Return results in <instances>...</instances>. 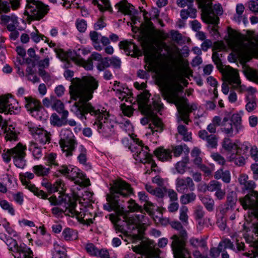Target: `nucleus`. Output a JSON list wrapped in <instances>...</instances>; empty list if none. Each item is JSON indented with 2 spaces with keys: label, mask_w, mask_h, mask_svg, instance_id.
Returning <instances> with one entry per match:
<instances>
[{
  "label": "nucleus",
  "mask_w": 258,
  "mask_h": 258,
  "mask_svg": "<svg viewBox=\"0 0 258 258\" xmlns=\"http://www.w3.org/2000/svg\"><path fill=\"white\" fill-rule=\"evenodd\" d=\"M176 189L179 193H185L189 188L193 190L195 187V184L191 178L187 177L186 178L178 177L176 180Z\"/></svg>",
  "instance_id": "nucleus-17"
},
{
  "label": "nucleus",
  "mask_w": 258,
  "mask_h": 258,
  "mask_svg": "<svg viewBox=\"0 0 258 258\" xmlns=\"http://www.w3.org/2000/svg\"><path fill=\"white\" fill-rule=\"evenodd\" d=\"M109 67V58L107 57L103 58L97 65V68L100 71H102Z\"/></svg>",
  "instance_id": "nucleus-64"
},
{
  "label": "nucleus",
  "mask_w": 258,
  "mask_h": 258,
  "mask_svg": "<svg viewBox=\"0 0 258 258\" xmlns=\"http://www.w3.org/2000/svg\"><path fill=\"white\" fill-rule=\"evenodd\" d=\"M68 203H62L61 205L64 204L63 208H60L58 207H54L51 209L52 213L57 216H60L62 213L66 215L69 216L70 215V206L68 207Z\"/></svg>",
  "instance_id": "nucleus-39"
},
{
  "label": "nucleus",
  "mask_w": 258,
  "mask_h": 258,
  "mask_svg": "<svg viewBox=\"0 0 258 258\" xmlns=\"http://www.w3.org/2000/svg\"><path fill=\"white\" fill-rule=\"evenodd\" d=\"M214 177L216 179H222L225 183H229L231 180L230 172L228 170L224 171L222 168L217 170L214 174Z\"/></svg>",
  "instance_id": "nucleus-31"
},
{
  "label": "nucleus",
  "mask_w": 258,
  "mask_h": 258,
  "mask_svg": "<svg viewBox=\"0 0 258 258\" xmlns=\"http://www.w3.org/2000/svg\"><path fill=\"white\" fill-rule=\"evenodd\" d=\"M220 187H221V183L217 180H212L206 185V189L210 192H215Z\"/></svg>",
  "instance_id": "nucleus-55"
},
{
  "label": "nucleus",
  "mask_w": 258,
  "mask_h": 258,
  "mask_svg": "<svg viewBox=\"0 0 258 258\" xmlns=\"http://www.w3.org/2000/svg\"><path fill=\"white\" fill-rule=\"evenodd\" d=\"M92 3L94 5H97L100 11L111 10L109 0H92Z\"/></svg>",
  "instance_id": "nucleus-40"
},
{
  "label": "nucleus",
  "mask_w": 258,
  "mask_h": 258,
  "mask_svg": "<svg viewBox=\"0 0 258 258\" xmlns=\"http://www.w3.org/2000/svg\"><path fill=\"white\" fill-rule=\"evenodd\" d=\"M190 246L193 248H198L199 247H205L206 246V242L203 238H191L189 240Z\"/></svg>",
  "instance_id": "nucleus-51"
},
{
  "label": "nucleus",
  "mask_w": 258,
  "mask_h": 258,
  "mask_svg": "<svg viewBox=\"0 0 258 258\" xmlns=\"http://www.w3.org/2000/svg\"><path fill=\"white\" fill-rule=\"evenodd\" d=\"M222 146L225 151L229 153L228 154L232 153L233 150H238L239 149L238 145L228 138H225L223 139Z\"/></svg>",
  "instance_id": "nucleus-29"
},
{
  "label": "nucleus",
  "mask_w": 258,
  "mask_h": 258,
  "mask_svg": "<svg viewBox=\"0 0 258 258\" xmlns=\"http://www.w3.org/2000/svg\"><path fill=\"white\" fill-rule=\"evenodd\" d=\"M201 151L197 148H194L191 152V161L197 166L201 165L202 163V158L201 157Z\"/></svg>",
  "instance_id": "nucleus-38"
},
{
  "label": "nucleus",
  "mask_w": 258,
  "mask_h": 258,
  "mask_svg": "<svg viewBox=\"0 0 258 258\" xmlns=\"http://www.w3.org/2000/svg\"><path fill=\"white\" fill-rule=\"evenodd\" d=\"M150 97V94L147 91H144L138 96V103L139 109L143 114L153 117L154 111H159L163 107V105L159 99L154 100L152 105H149Z\"/></svg>",
  "instance_id": "nucleus-9"
},
{
  "label": "nucleus",
  "mask_w": 258,
  "mask_h": 258,
  "mask_svg": "<svg viewBox=\"0 0 258 258\" xmlns=\"http://www.w3.org/2000/svg\"><path fill=\"white\" fill-rule=\"evenodd\" d=\"M156 157L161 161H168L172 158L171 151L162 147L158 148L154 151Z\"/></svg>",
  "instance_id": "nucleus-27"
},
{
  "label": "nucleus",
  "mask_w": 258,
  "mask_h": 258,
  "mask_svg": "<svg viewBox=\"0 0 258 258\" xmlns=\"http://www.w3.org/2000/svg\"><path fill=\"white\" fill-rule=\"evenodd\" d=\"M236 198L232 196H228L227 198V207L225 209V212L228 214L229 212L233 210V207L236 203Z\"/></svg>",
  "instance_id": "nucleus-58"
},
{
  "label": "nucleus",
  "mask_w": 258,
  "mask_h": 258,
  "mask_svg": "<svg viewBox=\"0 0 258 258\" xmlns=\"http://www.w3.org/2000/svg\"><path fill=\"white\" fill-rule=\"evenodd\" d=\"M244 209H250L254 216L258 218V192L252 190L250 194L246 195L239 200ZM252 231L258 236V221L252 223Z\"/></svg>",
  "instance_id": "nucleus-10"
},
{
  "label": "nucleus",
  "mask_w": 258,
  "mask_h": 258,
  "mask_svg": "<svg viewBox=\"0 0 258 258\" xmlns=\"http://www.w3.org/2000/svg\"><path fill=\"white\" fill-rule=\"evenodd\" d=\"M69 87L71 98L77 100L74 104L75 113L81 120L87 119L86 114L89 113L96 118L94 125L97 130L105 137L114 133V122L110 117V114L104 108L101 109L93 106L88 101L93 97L94 91L98 86V81L91 76H84L82 78L71 80Z\"/></svg>",
  "instance_id": "nucleus-1"
},
{
  "label": "nucleus",
  "mask_w": 258,
  "mask_h": 258,
  "mask_svg": "<svg viewBox=\"0 0 258 258\" xmlns=\"http://www.w3.org/2000/svg\"><path fill=\"white\" fill-rule=\"evenodd\" d=\"M9 2L5 0H0V15L9 13L11 8L16 10L20 7L19 0H9Z\"/></svg>",
  "instance_id": "nucleus-19"
},
{
  "label": "nucleus",
  "mask_w": 258,
  "mask_h": 258,
  "mask_svg": "<svg viewBox=\"0 0 258 258\" xmlns=\"http://www.w3.org/2000/svg\"><path fill=\"white\" fill-rule=\"evenodd\" d=\"M201 200L207 210L209 211L213 210L214 201L212 198L209 196H205L202 197Z\"/></svg>",
  "instance_id": "nucleus-49"
},
{
  "label": "nucleus",
  "mask_w": 258,
  "mask_h": 258,
  "mask_svg": "<svg viewBox=\"0 0 258 258\" xmlns=\"http://www.w3.org/2000/svg\"><path fill=\"white\" fill-rule=\"evenodd\" d=\"M241 117L237 113L233 114L230 122L222 124L221 130L229 137H233L242 129Z\"/></svg>",
  "instance_id": "nucleus-11"
},
{
  "label": "nucleus",
  "mask_w": 258,
  "mask_h": 258,
  "mask_svg": "<svg viewBox=\"0 0 258 258\" xmlns=\"http://www.w3.org/2000/svg\"><path fill=\"white\" fill-rule=\"evenodd\" d=\"M49 11V6L39 0H27L25 14L31 20H40Z\"/></svg>",
  "instance_id": "nucleus-8"
},
{
  "label": "nucleus",
  "mask_w": 258,
  "mask_h": 258,
  "mask_svg": "<svg viewBox=\"0 0 258 258\" xmlns=\"http://www.w3.org/2000/svg\"><path fill=\"white\" fill-rule=\"evenodd\" d=\"M160 44L167 51L169 55H177L180 54L179 49L176 45L168 46L166 43L162 41L160 42Z\"/></svg>",
  "instance_id": "nucleus-47"
},
{
  "label": "nucleus",
  "mask_w": 258,
  "mask_h": 258,
  "mask_svg": "<svg viewBox=\"0 0 258 258\" xmlns=\"http://www.w3.org/2000/svg\"><path fill=\"white\" fill-rule=\"evenodd\" d=\"M57 158V154L55 153H50L47 154L44 157V160L46 162V164L48 167H51L52 166H58V163L56 160Z\"/></svg>",
  "instance_id": "nucleus-41"
},
{
  "label": "nucleus",
  "mask_w": 258,
  "mask_h": 258,
  "mask_svg": "<svg viewBox=\"0 0 258 258\" xmlns=\"http://www.w3.org/2000/svg\"><path fill=\"white\" fill-rule=\"evenodd\" d=\"M60 117L56 113L52 114L50 118V121L51 125L54 126L60 127L67 124V118L69 116L68 111H63L59 113Z\"/></svg>",
  "instance_id": "nucleus-20"
},
{
  "label": "nucleus",
  "mask_w": 258,
  "mask_h": 258,
  "mask_svg": "<svg viewBox=\"0 0 258 258\" xmlns=\"http://www.w3.org/2000/svg\"><path fill=\"white\" fill-rule=\"evenodd\" d=\"M109 190V193L106 195L107 203L104 205V209L108 212L114 211L118 215H124V208L118 203L119 198L128 197L133 194V189L130 184L118 178L112 181Z\"/></svg>",
  "instance_id": "nucleus-3"
},
{
  "label": "nucleus",
  "mask_w": 258,
  "mask_h": 258,
  "mask_svg": "<svg viewBox=\"0 0 258 258\" xmlns=\"http://www.w3.org/2000/svg\"><path fill=\"white\" fill-rule=\"evenodd\" d=\"M165 192L169 198L170 200L172 202H175L178 199V196L176 192L173 189H167L165 187L164 188Z\"/></svg>",
  "instance_id": "nucleus-63"
},
{
  "label": "nucleus",
  "mask_w": 258,
  "mask_h": 258,
  "mask_svg": "<svg viewBox=\"0 0 258 258\" xmlns=\"http://www.w3.org/2000/svg\"><path fill=\"white\" fill-rule=\"evenodd\" d=\"M31 132L35 140L40 143L45 144L50 142L51 135L50 132H48L42 128L38 127L32 128Z\"/></svg>",
  "instance_id": "nucleus-18"
},
{
  "label": "nucleus",
  "mask_w": 258,
  "mask_h": 258,
  "mask_svg": "<svg viewBox=\"0 0 258 258\" xmlns=\"http://www.w3.org/2000/svg\"><path fill=\"white\" fill-rule=\"evenodd\" d=\"M199 137L203 140H206L208 146L210 148H216L217 145V138L214 135H208L206 130H201L199 132Z\"/></svg>",
  "instance_id": "nucleus-24"
},
{
  "label": "nucleus",
  "mask_w": 258,
  "mask_h": 258,
  "mask_svg": "<svg viewBox=\"0 0 258 258\" xmlns=\"http://www.w3.org/2000/svg\"><path fill=\"white\" fill-rule=\"evenodd\" d=\"M62 236L66 241H73L78 239V232L71 228H66L62 233Z\"/></svg>",
  "instance_id": "nucleus-36"
},
{
  "label": "nucleus",
  "mask_w": 258,
  "mask_h": 258,
  "mask_svg": "<svg viewBox=\"0 0 258 258\" xmlns=\"http://www.w3.org/2000/svg\"><path fill=\"white\" fill-rule=\"evenodd\" d=\"M51 107L58 113H62L63 111H68L64 109V104L59 100L54 99Z\"/></svg>",
  "instance_id": "nucleus-56"
},
{
  "label": "nucleus",
  "mask_w": 258,
  "mask_h": 258,
  "mask_svg": "<svg viewBox=\"0 0 258 258\" xmlns=\"http://www.w3.org/2000/svg\"><path fill=\"white\" fill-rule=\"evenodd\" d=\"M29 150L33 153V156L36 159H39L42 156V150L36 143L31 142L30 143Z\"/></svg>",
  "instance_id": "nucleus-50"
},
{
  "label": "nucleus",
  "mask_w": 258,
  "mask_h": 258,
  "mask_svg": "<svg viewBox=\"0 0 258 258\" xmlns=\"http://www.w3.org/2000/svg\"><path fill=\"white\" fill-rule=\"evenodd\" d=\"M115 7L118 11L124 15H131L133 8V6L131 5L127 2V0H121L117 3Z\"/></svg>",
  "instance_id": "nucleus-28"
},
{
  "label": "nucleus",
  "mask_w": 258,
  "mask_h": 258,
  "mask_svg": "<svg viewBox=\"0 0 258 258\" xmlns=\"http://www.w3.org/2000/svg\"><path fill=\"white\" fill-rule=\"evenodd\" d=\"M26 146L22 143H19L14 148L8 149L6 153L3 154L4 160L9 162L12 157L15 162L22 160L26 156Z\"/></svg>",
  "instance_id": "nucleus-12"
},
{
  "label": "nucleus",
  "mask_w": 258,
  "mask_h": 258,
  "mask_svg": "<svg viewBox=\"0 0 258 258\" xmlns=\"http://www.w3.org/2000/svg\"><path fill=\"white\" fill-rule=\"evenodd\" d=\"M238 180L243 190L252 191L256 186L255 183L252 180H249L248 176L246 174H240Z\"/></svg>",
  "instance_id": "nucleus-23"
},
{
  "label": "nucleus",
  "mask_w": 258,
  "mask_h": 258,
  "mask_svg": "<svg viewBox=\"0 0 258 258\" xmlns=\"http://www.w3.org/2000/svg\"><path fill=\"white\" fill-rule=\"evenodd\" d=\"M189 162V158L186 156L183 159L178 162L175 165V169L177 172L181 174H183L186 170L187 164Z\"/></svg>",
  "instance_id": "nucleus-42"
},
{
  "label": "nucleus",
  "mask_w": 258,
  "mask_h": 258,
  "mask_svg": "<svg viewBox=\"0 0 258 258\" xmlns=\"http://www.w3.org/2000/svg\"><path fill=\"white\" fill-rule=\"evenodd\" d=\"M119 82H117V81H115L114 84V87L113 88L114 91H116V94L118 95V98L119 99H120L121 101L123 100L124 99H126V96H127V94L124 91H121L120 89H118L117 88V87L118 86L117 85L119 84Z\"/></svg>",
  "instance_id": "nucleus-62"
},
{
  "label": "nucleus",
  "mask_w": 258,
  "mask_h": 258,
  "mask_svg": "<svg viewBox=\"0 0 258 258\" xmlns=\"http://www.w3.org/2000/svg\"><path fill=\"white\" fill-rule=\"evenodd\" d=\"M177 129L178 133L183 136V139L184 141H188L191 139V134L188 132L185 126L182 124L179 125Z\"/></svg>",
  "instance_id": "nucleus-52"
},
{
  "label": "nucleus",
  "mask_w": 258,
  "mask_h": 258,
  "mask_svg": "<svg viewBox=\"0 0 258 258\" xmlns=\"http://www.w3.org/2000/svg\"><path fill=\"white\" fill-rule=\"evenodd\" d=\"M172 228L178 231V233L171 237V248L174 258H191L190 252L186 247L187 234L179 222L172 223Z\"/></svg>",
  "instance_id": "nucleus-5"
},
{
  "label": "nucleus",
  "mask_w": 258,
  "mask_h": 258,
  "mask_svg": "<svg viewBox=\"0 0 258 258\" xmlns=\"http://www.w3.org/2000/svg\"><path fill=\"white\" fill-rule=\"evenodd\" d=\"M90 210V209L88 208L86 213L85 214V215H84V216L83 217L82 222L85 224L89 225L93 223V220L95 218V213H92Z\"/></svg>",
  "instance_id": "nucleus-57"
},
{
  "label": "nucleus",
  "mask_w": 258,
  "mask_h": 258,
  "mask_svg": "<svg viewBox=\"0 0 258 258\" xmlns=\"http://www.w3.org/2000/svg\"><path fill=\"white\" fill-rule=\"evenodd\" d=\"M60 140L59 143L68 142L76 141L75 136L72 132L67 128H63L61 130L59 135Z\"/></svg>",
  "instance_id": "nucleus-32"
},
{
  "label": "nucleus",
  "mask_w": 258,
  "mask_h": 258,
  "mask_svg": "<svg viewBox=\"0 0 258 258\" xmlns=\"http://www.w3.org/2000/svg\"><path fill=\"white\" fill-rule=\"evenodd\" d=\"M196 10L194 9H188V10H182L180 12V16L182 19L185 20L189 16L194 17Z\"/></svg>",
  "instance_id": "nucleus-59"
},
{
  "label": "nucleus",
  "mask_w": 258,
  "mask_h": 258,
  "mask_svg": "<svg viewBox=\"0 0 258 258\" xmlns=\"http://www.w3.org/2000/svg\"><path fill=\"white\" fill-rule=\"evenodd\" d=\"M243 72L249 81L258 83V71L256 70L245 65L243 67Z\"/></svg>",
  "instance_id": "nucleus-26"
},
{
  "label": "nucleus",
  "mask_w": 258,
  "mask_h": 258,
  "mask_svg": "<svg viewBox=\"0 0 258 258\" xmlns=\"http://www.w3.org/2000/svg\"><path fill=\"white\" fill-rule=\"evenodd\" d=\"M245 7L242 4H238L236 6V14L234 15V20L240 23L242 19H244L245 17L243 16V13L244 11Z\"/></svg>",
  "instance_id": "nucleus-46"
},
{
  "label": "nucleus",
  "mask_w": 258,
  "mask_h": 258,
  "mask_svg": "<svg viewBox=\"0 0 258 258\" xmlns=\"http://www.w3.org/2000/svg\"><path fill=\"white\" fill-rule=\"evenodd\" d=\"M236 83L237 84H235L231 87L233 89L236 90L239 93H242L247 92L253 94L256 92V90L253 88L251 87L247 88L244 85H242L240 80Z\"/></svg>",
  "instance_id": "nucleus-37"
},
{
  "label": "nucleus",
  "mask_w": 258,
  "mask_h": 258,
  "mask_svg": "<svg viewBox=\"0 0 258 258\" xmlns=\"http://www.w3.org/2000/svg\"><path fill=\"white\" fill-rule=\"evenodd\" d=\"M6 243L8 246L9 250L14 252H19L23 246H19L16 240L11 237H8L6 240Z\"/></svg>",
  "instance_id": "nucleus-44"
},
{
  "label": "nucleus",
  "mask_w": 258,
  "mask_h": 258,
  "mask_svg": "<svg viewBox=\"0 0 258 258\" xmlns=\"http://www.w3.org/2000/svg\"><path fill=\"white\" fill-rule=\"evenodd\" d=\"M145 213L141 212L135 216L127 217L126 215L123 216L128 229L131 231L138 229L142 224H145Z\"/></svg>",
  "instance_id": "nucleus-14"
},
{
  "label": "nucleus",
  "mask_w": 258,
  "mask_h": 258,
  "mask_svg": "<svg viewBox=\"0 0 258 258\" xmlns=\"http://www.w3.org/2000/svg\"><path fill=\"white\" fill-rule=\"evenodd\" d=\"M18 18L14 15H1L0 24L2 25H7V29L12 31L15 29V25L18 24Z\"/></svg>",
  "instance_id": "nucleus-21"
},
{
  "label": "nucleus",
  "mask_w": 258,
  "mask_h": 258,
  "mask_svg": "<svg viewBox=\"0 0 258 258\" xmlns=\"http://www.w3.org/2000/svg\"><path fill=\"white\" fill-rule=\"evenodd\" d=\"M149 148L147 146H145V150L141 152L138 153V155H134V158L137 161L143 163H146L147 162L151 161L152 156L148 152Z\"/></svg>",
  "instance_id": "nucleus-34"
},
{
  "label": "nucleus",
  "mask_w": 258,
  "mask_h": 258,
  "mask_svg": "<svg viewBox=\"0 0 258 258\" xmlns=\"http://www.w3.org/2000/svg\"><path fill=\"white\" fill-rule=\"evenodd\" d=\"M68 177L75 183L84 186L90 185V180L77 168H72L70 170Z\"/></svg>",
  "instance_id": "nucleus-16"
},
{
  "label": "nucleus",
  "mask_w": 258,
  "mask_h": 258,
  "mask_svg": "<svg viewBox=\"0 0 258 258\" xmlns=\"http://www.w3.org/2000/svg\"><path fill=\"white\" fill-rule=\"evenodd\" d=\"M86 251L91 256H97L98 248L92 243H87L85 245Z\"/></svg>",
  "instance_id": "nucleus-53"
},
{
  "label": "nucleus",
  "mask_w": 258,
  "mask_h": 258,
  "mask_svg": "<svg viewBox=\"0 0 258 258\" xmlns=\"http://www.w3.org/2000/svg\"><path fill=\"white\" fill-rule=\"evenodd\" d=\"M50 203L52 206H59L61 205L62 203H68L69 207L70 208V215L69 216L74 217L76 216L81 222H83L84 215L86 213L88 208L83 207L80 208L79 210L76 209V202L72 199L68 195H63L57 199L55 197H50L48 199Z\"/></svg>",
  "instance_id": "nucleus-6"
},
{
  "label": "nucleus",
  "mask_w": 258,
  "mask_h": 258,
  "mask_svg": "<svg viewBox=\"0 0 258 258\" xmlns=\"http://www.w3.org/2000/svg\"><path fill=\"white\" fill-rule=\"evenodd\" d=\"M183 194L180 198V201L181 204L186 205L195 201L196 195L195 193L189 192L186 194L185 192Z\"/></svg>",
  "instance_id": "nucleus-48"
},
{
  "label": "nucleus",
  "mask_w": 258,
  "mask_h": 258,
  "mask_svg": "<svg viewBox=\"0 0 258 258\" xmlns=\"http://www.w3.org/2000/svg\"><path fill=\"white\" fill-rule=\"evenodd\" d=\"M63 153L66 157L71 156L73 155L76 146L77 144L76 141H68L59 143Z\"/></svg>",
  "instance_id": "nucleus-25"
},
{
  "label": "nucleus",
  "mask_w": 258,
  "mask_h": 258,
  "mask_svg": "<svg viewBox=\"0 0 258 258\" xmlns=\"http://www.w3.org/2000/svg\"><path fill=\"white\" fill-rule=\"evenodd\" d=\"M74 61L79 65L82 66L87 70H91L93 68V62L90 58L85 60L80 58H74Z\"/></svg>",
  "instance_id": "nucleus-45"
},
{
  "label": "nucleus",
  "mask_w": 258,
  "mask_h": 258,
  "mask_svg": "<svg viewBox=\"0 0 258 258\" xmlns=\"http://www.w3.org/2000/svg\"><path fill=\"white\" fill-rule=\"evenodd\" d=\"M18 108V102L13 98L3 97L0 98V112L12 114Z\"/></svg>",
  "instance_id": "nucleus-13"
},
{
  "label": "nucleus",
  "mask_w": 258,
  "mask_h": 258,
  "mask_svg": "<svg viewBox=\"0 0 258 258\" xmlns=\"http://www.w3.org/2000/svg\"><path fill=\"white\" fill-rule=\"evenodd\" d=\"M119 46L121 49H124L125 51L129 53L133 52L135 55L138 54L140 52L137 46L130 41H124L120 42Z\"/></svg>",
  "instance_id": "nucleus-30"
},
{
  "label": "nucleus",
  "mask_w": 258,
  "mask_h": 258,
  "mask_svg": "<svg viewBox=\"0 0 258 258\" xmlns=\"http://www.w3.org/2000/svg\"><path fill=\"white\" fill-rule=\"evenodd\" d=\"M127 208L132 212L136 211L141 212L142 211V207L137 204L135 201L133 200H130L128 201Z\"/></svg>",
  "instance_id": "nucleus-60"
},
{
  "label": "nucleus",
  "mask_w": 258,
  "mask_h": 258,
  "mask_svg": "<svg viewBox=\"0 0 258 258\" xmlns=\"http://www.w3.org/2000/svg\"><path fill=\"white\" fill-rule=\"evenodd\" d=\"M161 91L164 98L168 102L174 104L176 106L179 114L178 122L183 121L185 124H188L190 121L189 114L198 109L197 104L195 103L189 104L187 98L179 97L168 88L163 87Z\"/></svg>",
  "instance_id": "nucleus-4"
},
{
  "label": "nucleus",
  "mask_w": 258,
  "mask_h": 258,
  "mask_svg": "<svg viewBox=\"0 0 258 258\" xmlns=\"http://www.w3.org/2000/svg\"><path fill=\"white\" fill-rule=\"evenodd\" d=\"M188 208L186 206H182L179 210V219L183 223H187Z\"/></svg>",
  "instance_id": "nucleus-54"
},
{
  "label": "nucleus",
  "mask_w": 258,
  "mask_h": 258,
  "mask_svg": "<svg viewBox=\"0 0 258 258\" xmlns=\"http://www.w3.org/2000/svg\"><path fill=\"white\" fill-rule=\"evenodd\" d=\"M25 107L31 113L34 111H38L42 107L41 102L38 100L32 97H25Z\"/></svg>",
  "instance_id": "nucleus-22"
},
{
  "label": "nucleus",
  "mask_w": 258,
  "mask_h": 258,
  "mask_svg": "<svg viewBox=\"0 0 258 258\" xmlns=\"http://www.w3.org/2000/svg\"><path fill=\"white\" fill-rule=\"evenodd\" d=\"M221 72L225 81L231 87L240 80L238 70L230 66L224 67Z\"/></svg>",
  "instance_id": "nucleus-15"
},
{
  "label": "nucleus",
  "mask_w": 258,
  "mask_h": 258,
  "mask_svg": "<svg viewBox=\"0 0 258 258\" xmlns=\"http://www.w3.org/2000/svg\"><path fill=\"white\" fill-rule=\"evenodd\" d=\"M5 134V139L7 141H16L18 140V135L15 130L14 127L12 126H8L3 130Z\"/></svg>",
  "instance_id": "nucleus-33"
},
{
  "label": "nucleus",
  "mask_w": 258,
  "mask_h": 258,
  "mask_svg": "<svg viewBox=\"0 0 258 258\" xmlns=\"http://www.w3.org/2000/svg\"><path fill=\"white\" fill-rule=\"evenodd\" d=\"M226 41L237 58L248 59L252 56L258 58V37L255 35L246 36L229 28Z\"/></svg>",
  "instance_id": "nucleus-2"
},
{
  "label": "nucleus",
  "mask_w": 258,
  "mask_h": 258,
  "mask_svg": "<svg viewBox=\"0 0 258 258\" xmlns=\"http://www.w3.org/2000/svg\"><path fill=\"white\" fill-rule=\"evenodd\" d=\"M33 172L38 176H47L50 173V168L46 167L43 165H35L33 167Z\"/></svg>",
  "instance_id": "nucleus-35"
},
{
  "label": "nucleus",
  "mask_w": 258,
  "mask_h": 258,
  "mask_svg": "<svg viewBox=\"0 0 258 258\" xmlns=\"http://www.w3.org/2000/svg\"><path fill=\"white\" fill-rule=\"evenodd\" d=\"M134 142L135 143L130 147V150L134 153V156L138 155L139 153L145 150V147L143 146L142 141H140L139 139H136Z\"/></svg>",
  "instance_id": "nucleus-43"
},
{
  "label": "nucleus",
  "mask_w": 258,
  "mask_h": 258,
  "mask_svg": "<svg viewBox=\"0 0 258 258\" xmlns=\"http://www.w3.org/2000/svg\"><path fill=\"white\" fill-rule=\"evenodd\" d=\"M0 206L5 210L8 211L12 215H14L15 210L12 206L6 200H2L0 201Z\"/></svg>",
  "instance_id": "nucleus-61"
},
{
  "label": "nucleus",
  "mask_w": 258,
  "mask_h": 258,
  "mask_svg": "<svg viewBox=\"0 0 258 258\" xmlns=\"http://www.w3.org/2000/svg\"><path fill=\"white\" fill-rule=\"evenodd\" d=\"M202 8V18L207 23L216 24L218 21L217 15L222 14V8L220 5L212 6L213 0H198Z\"/></svg>",
  "instance_id": "nucleus-7"
}]
</instances>
